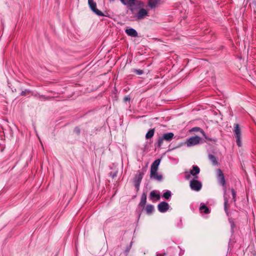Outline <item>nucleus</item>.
I'll list each match as a JSON object with an SVG mask.
<instances>
[{
    "mask_svg": "<svg viewBox=\"0 0 256 256\" xmlns=\"http://www.w3.org/2000/svg\"><path fill=\"white\" fill-rule=\"evenodd\" d=\"M160 162V159L156 160L152 164L150 168V178H154L158 180H160L162 178V176L160 174H158L157 172Z\"/></svg>",
    "mask_w": 256,
    "mask_h": 256,
    "instance_id": "f257e3e1",
    "label": "nucleus"
},
{
    "mask_svg": "<svg viewBox=\"0 0 256 256\" xmlns=\"http://www.w3.org/2000/svg\"><path fill=\"white\" fill-rule=\"evenodd\" d=\"M174 136V134L172 132H168L163 134L161 137L158 138L157 142V146L159 148L161 147L164 140L169 142L172 140Z\"/></svg>",
    "mask_w": 256,
    "mask_h": 256,
    "instance_id": "f03ea898",
    "label": "nucleus"
},
{
    "mask_svg": "<svg viewBox=\"0 0 256 256\" xmlns=\"http://www.w3.org/2000/svg\"><path fill=\"white\" fill-rule=\"evenodd\" d=\"M234 132L235 138H236V142L237 145L240 147L242 145L241 141V130L238 124H234Z\"/></svg>",
    "mask_w": 256,
    "mask_h": 256,
    "instance_id": "7ed1b4c3",
    "label": "nucleus"
},
{
    "mask_svg": "<svg viewBox=\"0 0 256 256\" xmlns=\"http://www.w3.org/2000/svg\"><path fill=\"white\" fill-rule=\"evenodd\" d=\"M88 4L90 10L98 16H104L102 12L96 8V4L93 0H88Z\"/></svg>",
    "mask_w": 256,
    "mask_h": 256,
    "instance_id": "20e7f679",
    "label": "nucleus"
},
{
    "mask_svg": "<svg viewBox=\"0 0 256 256\" xmlns=\"http://www.w3.org/2000/svg\"><path fill=\"white\" fill-rule=\"evenodd\" d=\"M148 16V11L144 8H140L134 17L136 18V20H140L144 19L146 16Z\"/></svg>",
    "mask_w": 256,
    "mask_h": 256,
    "instance_id": "39448f33",
    "label": "nucleus"
},
{
    "mask_svg": "<svg viewBox=\"0 0 256 256\" xmlns=\"http://www.w3.org/2000/svg\"><path fill=\"white\" fill-rule=\"evenodd\" d=\"M144 175V173L141 172H138L136 174L134 178V184L135 187L138 190L139 189V186L140 184L142 179L143 176Z\"/></svg>",
    "mask_w": 256,
    "mask_h": 256,
    "instance_id": "423d86ee",
    "label": "nucleus"
},
{
    "mask_svg": "<svg viewBox=\"0 0 256 256\" xmlns=\"http://www.w3.org/2000/svg\"><path fill=\"white\" fill-rule=\"evenodd\" d=\"M200 140L198 136H192L187 140L186 144L188 146H191L199 144Z\"/></svg>",
    "mask_w": 256,
    "mask_h": 256,
    "instance_id": "0eeeda50",
    "label": "nucleus"
},
{
    "mask_svg": "<svg viewBox=\"0 0 256 256\" xmlns=\"http://www.w3.org/2000/svg\"><path fill=\"white\" fill-rule=\"evenodd\" d=\"M202 184L196 180H193L190 182V187L192 190L196 191H199L202 188Z\"/></svg>",
    "mask_w": 256,
    "mask_h": 256,
    "instance_id": "6e6552de",
    "label": "nucleus"
},
{
    "mask_svg": "<svg viewBox=\"0 0 256 256\" xmlns=\"http://www.w3.org/2000/svg\"><path fill=\"white\" fill-rule=\"evenodd\" d=\"M158 208L160 212H164L168 210L169 205L167 202H162L158 204Z\"/></svg>",
    "mask_w": 256,
    "mask_h": 256,
    "instance_id": "1a4fd4ad",
    "label": "nucleus"
},
{
    "mask_svg": "<svg viewBox=\"0 0 256 256\" xmlns=\"http://www.w3.org/2000/svg\"><path fill=\"white\" fill-rule=\"evenodd\" d=\"M217 175H218V179L219 182L223 186L225 185L226 180L224 178V176L222 172L220 169H218L216 170Z\"/></svg>",
    "mask_w": 256,
    "mask_h": 256,
    "instance_id": "9d476101",
    "label": "nucleus"
},
{
    "mask_svg": "<svg viewBox=\"0 0 256 256\" xmlns=\"http://www.w3.org/2000/svg\"><path fill=\"white\" fill-rule=\"evenodd\" d=\"M125 32L129 36L132 37H137L138 36L137 32L132 28L126 29Z\"/></svg>",
    "mask_w": 256,
    "mask_h": 256,
    "instance_id": "9b49d317",
    "label": "nucleus"
},
{
    "mask_svg": "<svg viewBox=\"0 0 256 256\" xmlns=\"http://www.w3.org/2000/svg\"><path fill=\"white\" fill-rule=\"evenodd\" d=\"M228 198L229 196H228V193L226 192L224 194V210L226 212H228Z\"/></svg>",
    "mask_w": 256,
    "mask_h": 256,
    "instance_id": "f8f14e48",
    "label": "nucleus"
},
{
    "mask_svg": "<svg viewBox=\"0 0 256 256\" xmlns=\"http://www.w3.org/2000/svg\"><path fill=\"white\" fill-rule=\"evenodd\" d=\"M200 170L196 166H193L192 170H190V174L194 176L195 178H198L196 175L200 173Z\"/></svg>",
    "mask_w": 256,
    "mask_h": 256,
    "instance_id": "ddd939ff",
    "label": "nucleus"
},
{
    "mask_svg": "<svg viewBox=\"0 0 256 256\" xmlns=\"http://www.w3.org/2000/svg\"><path fill=\"white\" fill-rule=\"evenodd\" d=\"M146 202V194L145 193H143L142 195L140 202L139 204V205L140 206L143 208L144 207V206Z\"/></svg>",
    "mask_w": 256,
    "mask_h": 256,
    "instance_id": "4468645a",
    "label": "nucleus"
},
{
    "mask_svg": "<svg viewBox=\"0 0 256 256\" xmlns=\"http://www.w3.org/2000/svg\"><path fill=\"white\" fill-rule=\"evenodd\" d=\"M208 158L209 160L211 161L213 166H216L218 164V159L214 156L212 154H209Z\"/></svg>",
    "mask_w": 256,
    "mask_h": 256,
    "instance_id": "2eb2a0df",
    "label": "nucleus"
},
{
    "mask_svg": "<svg viewBox=\"0 0 256 256\" xmlns=\"http://www.w3.org/2000/svg\"><path fill=\"white\" fill-rule=\"evenodd\" d=\"M155 132V129L154 128H152L150 129L148 132L146 134V139H150L153 137L154 134Z\"/></svg>",
    "mask_w": 256,
    "mask_h": 256,
    "instance_id": "dca6fc26",
    "label": "nucleus"
},
{
    "mask_svg": "<svg viewBox=\"0 0 256 256\" xmlns=\"http://www.w3.org/2000/svg\"><path fill=\"white\" fill-rule=\"evenodd\" d=\"M145 210L148 214H150L154 210V206L152 204H148L146 206Z\"/></svg>",
    "mask_w": 256,
    "mask_h": 256,
    "instance_id": "f3484780",
    "label": "nucleus"
},
{
    "mask_svg": "<svg viewBox=\"0 0 256 256\" xmlns=\"http://www.w3.org/2000/svg\"><path fill=\"white\" fill-rule=\"evenodd\" d=\"M135 4V0H128V4H128L129 6V9L130 10L134 13V8H133V6Z\"/></svg>",
    "mask_w": 256,
    "mask_h": 256,
    "instance_id": "a211bd4d",
    "label": "nucleus"
},
{
    "mask_svg": "<svg viewBox=\"0 0 256 256\" xmlns=\"http://www.w3.org/2000/svg\"><path fill=\"white\" fill-rule=\"evenodd\" d=\"M150 198L152 199L156 198L157 200H158L160 199V196L159 194H156L155 191L153 190L150 193Z\"/></svg>",
    "mask_w": 256,
    "mask_h": 256,
    "instance_id": "6ab92c4d",
    "label": "nucleus"
},
{
    "mask_svg": "<svg viewBox=\"0 0 256 256\" xmlns=\"http://www.w3.org/2000/svg\"><path fill=\"white\" fill-rule=\"evenodd\" d=\"M158 3L157 0H149L148 5L151 8L155 7Z\"/></svg>",
    "mask_w": 256,
    "mask_h": 256,
    "instance_id": "aec40b11",
    "label": "nucleus"
},
{
    "mask_svg": "<svg viewBox=\"0 0 256 256\" xmlns=\"http://www.w3.org/2000/svg\"><path fill=\"white\" fill-rule=\"evenodd\" d=\"M229 190L232 196V199L231 202H236V192H235V190H234V188L230 189Z\"/></svg>",
    "mask_w": 256,
    "mask_h": 256,
    "instance_id": "412c9836",
    "label": "nucleus"
},
{
    "mask_svg": "<svg viewBox=\"0 0 256 256\" xmlns=\"http://www.w3.org/2000/svg\"><path fill=\"white\" fill-rule=\"evenodd\" d=\"M200 210H204V213L206 214L210 213V210H209L208 208L204 204H203L202 206H200Z\"/></svg>",
    "mask_w": 256,
    "mask_h": 256,
    "instance_id": "4be33fe9",
    "label": "nucleus"
},
{
    "mask_svg": "<svg viewBox=\"0 0 256 256\" xmlns=\"http://www.w3.org/2000/svg\"><path fill=\"white\" fill-rule=\"evenodd\" d=\"M163 196L166 200L169 199L171 196V192L169 190L166 191L164 194Z\"/></svg>",
    "mask_w": 256,
    "mask_h": 256,
    "instance_id": "5701e85b",
    "label": "nucleus"
},
{
    "mask_svg": "<svg viewBox=\"0 0 256 256\" xmlns=\"http://www.w3.org/2000/svg\"><path fill=\"white\" fill-rule=\"evenodd\" d=\"M133 72L138 75H141V74H143V73H144L143 70H140V69H139V70L134 69L133 70Z\"/></svg>",
    "mask_w": 256,
    "mask_h": 256,
    "instance_id": "b1692460",
    "label": "nucleus"
},
{
    "mask_svg": "<svg viewBox=\"0 0 256 256\" xmlns=\"http://www.w3.org/2000/svg\"><path fill=\"white\" fill-rule=\"evenodd\" d=\"M204 137H205V138L207 140H208V141H211V142H216L217 140L216 139V138H209L208 137H207L206 136H204Z\"/></svg>",
    "mask_w": 256,
    "mask_h": 256,
    "instance_id": "393cba45",
    "label": "nucleus"
},
{
    "mask_svg": "<svg viewBox=\"0 0 256 256\" xmlns=\"http://www.w3.org/2000/svg\"><path fill=\"white\" fill-rule=\"evenodd\" d=\"M120 1L124 4L126 5L128 0H120Z\"/></svg>",
    "mask_w": 256,
    "mask_h": 256,
    "instance_id": "a878e982",
    "label": "nucleus"
},
{
    "mask_svg": "<svg viewBox=\"0 0 256 256\" xmlns=\"http://www.w3.org/2000/svg\"><path fill=\"white\" fill-rule=\"evenodd\" d=\"M124 102H127L130 100V98L128 96H126L124 98Z\"/></svg>",
    "mask_w": 256,
    "mask_h": 256,
    "instance_id": "bb28decb",
    "label": "nucleus"
},
{
    "mask_svg": "<svg viewBox=\"0 0 256 256\" xmlns=\"http://www.w3.org/2000/svg\"><path fill=\"white\" fill-rule=\"evenodd\" d=\"M40 98L44 100H48L50 99L48 98L45 97L44 96H41Z\"/></svg>",
    "mask_w": 256,
    "mask_h": 256,
    "instance_id": "cd10ccee",
    "label": "nucleus"
},
{
    "mask_svg": "<svg viewBox=\"0 0 256 256\" xmlns=\"http://www.w3.org/2000/svg\"><path fill=\"white\" fill-rule=\"evenodd\" d=\"M75 131L78 134H79L80 133V130L79 128H75Z\"/></svg>",
    "mask_w": 256,
    "mask_h": 256,
    "instance_id": "c85d7f7f",
    "label": "nucleus"
},
{
    "mask_svg": "<svg viewBox=\"0 0 256 256\" xmlns=\"http://www.w3.org/2000/svg\"><path fill=\"white\" fill-rule=\"evenodd\" d=\"M139 6L140 7L144 6V3L142 2H139Z\"/></svg>",
    "mask_w": 256,
    "mask_h": 256,
    "instance_id": "c756f323",
    "label": "nucleus"
},
{
    "mask_svg": "<svg viewBox=\"0 0 256 256\" xmlns=\"http://www.w3.org/2000/svg\"><path fill=\"white\" fill-rule=\"evenodd\" d=\"M190 178V174H188V175L186 176V180H188Z\"/></svg>",
    "mask_w": 256,
    "mask_h": 256,
    "instance_id": "7c9ffc66",
    "label": "nucleus"
},
{
    "mask_svg": "<svg viewBox=\"0 0 256 256\" xmlns=\"http://www.w3.org/2000/svg\"><path fill=\"white\" fill-rule=\"evenodd\" d=\"M130 248H127L126 249V253H128V252H129V251H130Z\"/></svg>",
    "mask_w": 256,
    "mask_h": 256,
    "instance_id": "2f4dec72",
    "label": "nucleus"
},
{
    "mask_svg": "<svg viewBox=\"0 0 256 256\" xmlns=\"http://www.w3.org/2000/svg\"><path fill=\"white\" fill-rule=\"evenodd\" d=\"M21 94H22V96H24V95H25V92H22V93H21Z\"/></svg>",
    "mask_w": 256,
    "mask_h": 256,
    "instance_id": "473e14b6",
    "label": "nucleus"
},
{
    "mask_svg": "<svg viewBox=\"0 0 256 256\" xmlns=\"http://www.w3.org/2000/svg\"><path fill=\"white\" fill-rule=\"evenodd\" d=\"M116 176V173H114V174L112 175V177L114 178V176Z\"/></svg>",
    "mask_w": 256,
    "mask_h": 256,
    "instance_id": "72a5a7b5",
    "label": "nucleus"
},
{
    "mask_svg": "<svg viewBox=\"0 0 256 256\" xmlns=\"http://www.w3.org/2000/svg\"><path fill=\"white\" fill-rule=\"evenodd\" d=\"M194 129H200V128H198V127H196V128H194Z\"/></svg>",
    "mask_w": 256,
    "mask_h": 256,
    "instance_id": "f704fd0d",
    "label": "nucleus"
}]
</instances>
